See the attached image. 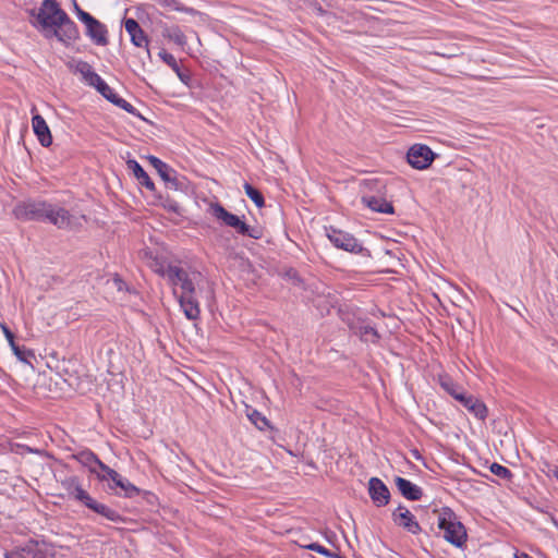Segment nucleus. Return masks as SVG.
<instances>
[{
	"instance_id": "473e14b6",
	"label": "nucleus",
	"mask_w": 558,
	"mask_h": 558,
	"mask_svg": "<svg viewBox=\"0 0 558 558\" xmlns=\"http://www.w3.org/2000/svg\"><path fill=\"white\" fill-rule=\"evenodd\" d=\"M283 277L288 280H291L294 286L301 287L303 284L302 278L294 268H288L284 271Z\"/></svg>"
},
{
	"instance_id": "f704fd0d",
	"label": "nucleus",
	"mask_w": 558,
	"mask_h": 558,
	"mask_svg": "<svg viewBox=\"0 0 558 558\" xmlns=\"http://www.w3.org/2000/svg\"><path fill=\"white\" fill-rule=\"evenodd\" d=\"M74 10H75V13H76V16L77 19L82 22V23H85L86 22V19H92L93 15L89 14L88 12L84 11L83 9L80 8V5L74 1Z\"/></svg>"
},
{
	"instance_id": "39448f33",
	"label": "nucleus",
	"mask_w": 558,
	"mask_h": 558,
	"mask_svg": "<svg viewBox=\"0 0 558 558\" xmlns=\"http://www.w3.org/2000/svg\"><path fill=\"white\" fill-rule=\"evenodd\" d=\"M438 529L444 532V538L451 545L457 548H462L465 545L466 529L451 508L442 507L438 512Z\"/></svg>"
},
{
	"instance_id": "20e7f679",
	"label": "nucleus",
	"mask_w": 558,
	"mask_h": 558,
	"mask_svg": "<svg viewBox=\"0 0 558 558\" xmlns=\"http://www.w3.org/2000/svg\"><path fill=\"white\" fill-rule=\"evenodd\" d=\"M439 385L453 399L459 401L465 409H468L475 417L482 421L486 418L488 410L485 403L472 395H468L464 389L454 383L450 376L440 375Z\"/></svg>"
},
{
	"instance_id": "393cba45",
	"label": "nucleus",
	"mask_w": 558,
	"mask_h": 558,
	"mask_svg": "<svg viewBox=\"0 0 558 558\" xmlns=\"http://www.w3.org/2000/svg\"><path fill=\"white\" fill-rule=\"evenodd\" d=\"M352 329L363 341L377 342L379 339L377 330L369 325H361L359 327H352Z\"/></svg>"
},
{
	"instance_id": "2f4dec72",
	"label": "nucleus",
	"mask_w": 558,
	"mask_h": 558,
	"mask_svg": "<svg viewBox=\"0 0 558 558\" xmlns=\"http://www.w3.org/2000/svg\"><path fill=\"white\" fill-rule=\"evenodd\" d=\"M86 83L89 85V86H93L96 88L97 92H99L100 89H105V86H106V82L101 78V76L99 74H97L96 72H94V74L86 81Z\"/></svg>"
},
{
	"instance_id": "1a4fd4ad",
	"label": "nucleus",
	"mask_w": 558,
	"mask_h": 558,
	"mask_svg": "<svg viewBox=\"0 0 558 558\" xmlns=\"http://www.w3.org/2000/svg\"><path fill=\"white\" fill-rule=\"evenodd\" d=\"M327 238L337 248L354 253L363 254L366 251L363 245L351 234L333 227L328 228Z\"/></svg>"
},
{
	"instance_id": "dca6fc26",
	"label": "nucleus",
	"mask_w": 558,
	"mask_h": 558,
	"mask_svg": "<svg viewBox=\"0 0 558 558\" xmlns=\"http://www.w3.org/2000/svg\"><path fill=\"white\" fill-rule=\"evenodd\" d=\"M395 483L400 494L408 500L416 501L422 498V488L411 481L401 476H397L395 478Z\"/></svg>"
},
{
	"instance_id": "9b49d317",
	"label": "nucleus",
	"mask_w": 558,
	"mask_h": 558,
	"mask_svg": "<svg viewBox=\"0 0 558 558\" xmlns=\"http://www.w3.org/2000/svg\"><path fill=\"white\" fill-rule=\"evenodd\" d=\"M147 160L156 169L162 181H165L167 187L175 191L181 189L182 183L178 178V172L172 167L153 155L147 156Z\"/></svg>"
},
{
	"instance_id": "f3484780",
	"label": "nucleus",
	"mask_w": 558,
	"mask_h": 558,
	"mask_svg": "<svg viewBox=\"0 0 558 558\" xmlns=\"http://www.w3.org/2000/svg\"><path fill=\"white\" fill-rule=\"evenodd\" d=\"M392 520L399 526L403 527L405 531L414 535L421 533L422 531L415 517L408 509H404V511L400 513L392 512Z\"/></svg>"
},
{
	"instance_id": "2eb2a0df",
	"label": "nucleus",
	"mask_w": 558,
	"mask_h": 558,
	"mask_svg": "<svg viewBox=\"0 0 558 558\" xmlns=\"http://www.w3.org/2000/svg\"><path fill=\"white\" fill-rule=\"evenodd\" d=\"M32 125L37 140L44 147L52 144V135L46 120L40 114H34Z\"/></svg>"
},
{
	"instance_id": "aec40b11",
	"label": "nucleus",
	"mask_w": 558,
	"mask_h": 558,
	"mask_svg": "<svg viewBox=\"0 0 558 558\" xmlns=\"http://www.w3.org/2000/svg\"><path fill=\"white\" fill-rule=\"evenodd\" d=\"M158 56L168 66H170L172 69V71L177 74V76L183 84H185L187 86L190 85V81H191L190 73L183 72L181 70L175 58L171 53H169L165 49H161L159 51Z\"/></svg>"
},
{
	"instance_id": "bb28decb",
	"label": "nucleus",
	"mask_w": 558,
	"mask_h": 558,
	"mask_svg": "<svg viewBox=\"0 0 558 558\" xmlns=\"http://www.w3.org/2000/svg\"><path fill=\"white\" fill-rule=\"evenodd\" d=\"M15 356L24 363L31 364V360L35 357V354L32 350L25 348L24 345H19L16 342L13 345H10Z\"/></svg>"
},
{
	"instance_id": "f03ea898",
	"label": "nucleus",
	"mask_w": 558,
	"mask_h": 558,
	"mask_svg": "<svg viewBox=\"0 0 558 558\" xmlns=\"http://www.w3.org/2000/svg\"><path fill=\"white\" fill-rule=\"evenodd\" d=\"M165 276L170 284L174 287L173 293L177 295V288L180 289L178 294V302L185 317L189 320H196L199 318L201 308L197 299L198 290L196 289L195 279L196 274H190L182 267L169 265L165 270Z\"/></svg>"
},
{
	"instance_id": "72a5a7b5",
	"label": "nucleus",
	"mask_w": 558,
	"mask_h": 558,
	"mask_svg": "<svg viewBox=\"0 0 558 558\" xmlns=\"http://www.w3.org/2000/svg\"><path fill=\"white\" fill-rule=\"evenodd\" d=\"M98 93L111 104H114L116 99L119 97V95L108 84H106L105 89H100Z\"/></svg>"
},
{
	"instance_id": "f8f14e48",
	"label": "nucleus",
	"mask_w": 558,
	"mask_h": 558,
	"mask_svg": "<svg viewBox=\"0 0 558 558\" xmlns=\"http://www.w3.org/2000/svg\"><path fill=\"white\" fill-rule=\"evenodd\" d=\"M368 495L376 507H384L390 500V492L387 485L378 477L368 481Z\"/></svg>"
},
{
	"instance_id": "c03bdc74",
	"label": "nucleus",
	"mask_w": 558,
	"mask_h": 558,
	"mask_svg": "<svg viewBox=\"0 0 558 558\" xmlns=\"http://www.w3.org/2000/svg\"><path fill=\"white\" fill-rule=\"evenodd\" d=\"M404 509H407L404 506L399 505L398 508L393 512H399L400 513V512H403Z\"/></svg>"
},
{
	"instance_id": "e433bc0d",
	"label": "nucleus",
	"mask_w": 558,
	"mask_h": 558,
	"mask_svg": "<svg viewBox=\"0 0 558 558\" xmlns=\"http://www.w3.org/2000/svg\"><path fill=\"white\" fill-rule=\"evenodd\" d=\"M25 553L31 554V549L7 551L4 558H26Z\"/></svg>"
},
{
	"instance_id": "a211bd4d",
	"label": "nucleus",
	"mask_w": 558,
	"mask_h": 558,
	"mask_svg": "<svg viewBox=\"0 0 558 558\" xmlns=\"http://www.w3.org/2000/svg\"><path fill=\"white\" fill-rule=\"evenodd\" d=\"M361 201L366 207H368L373 211L389 215L395 213L392 204L387 202L385 198L375 195H363Z\"/></svg>"
},
{
	"instance_id": "0eeeda50",
	"label": "nucleus",
	"mask_w": 558,
	"mask_h": 558,
	"mask_svg": "<svg viewBox=\"0 0 558 558\" xmlns=\"http://www.w3.org/2000/svg\"><path fill=\"white\" fill-rule=\"evenodd\" d=\"M48 201L39 198H27L19 202L13 208V215L21 221L45 222Z\"/></svg>"
},
{
	"instance_id": "79ce46f5",
	"label": "nucleus",
	"mask_w": 558,
	"mask_h": 558,
	"mask_svg": "<svg viewBox=\"0 0 558 558\" xmlns=\"http://www.w3.org/2000/svg\"><path fill=\"white\" fill-rule=\"evenodd\" d=\"M31 553L33 555L32 558H47V555L40 549H37V550L31 549Z\"/></svg>"
},
{
	"instance_id": "412c9836",
	"label": "nucleus",
	"mask_w": 558,
	"mask_h": 558,
	"mask_svg": "<svg viewBox=\"0 0 558 558\" xmlns=\"http://www.w3.org/2000/svg\"><path fill=\"white\" fill-rule=\"evenodd\" d=\"M117 487L121 488L122 490V494L119 493L118 495L123 496L125 498H133L135 496L141 495L142 493V489L133 485L128 478L121 476L120 474L118 475V478L113 481L112 484H109L110 489H114Z\"/></svg>"
},
{
	"instance_id": "7ed1b4c3",
	"label": "nucleus",
	"mask_w": 558,
	"mask_h": 558,
	"mask_svg": "<svg viewBox=\"0 0 558 558\" xmlns=\"http://www.w3.org/2000/svg\"><path fill=\"white\" fill-rule=\"evenodd\" d=\"M60 483L61 486L65 489L69 499H72L86 507L97 517L113 523H128L129 519L126 517L122 515L119 511L111 508L110 506L100 502L94 498L86 489H84L82 486V481L78 476H65L61 480Z\"/></svg>"
},
{
	"instance_id": "ddd939ff",
	"label": "nucleus",
	"mask_w": 558,
	"mask_h": 558,
	"mask_svg": "<svg viewBox=\"0 0 558 558\" xmlns=\"http://www.w3.org/2000/svg\"><path fill=\"white\" fill-rule=\"evenodd\" d=\"M86 19L84 23L86 26V35L90 38V40L97 46H107L109 44L108 39V29L105 24L99 22L94 16L92 19Z\"/></svg>"
},
{
	"instance_id": "cd10ccee",
	"label": "nucleus",
	"mask_w": 558,
	"mask_h": 558,
	"mask_svg": "<svg viewBox=\"0 0 558 558\" xmlns=\"http://www.w3.org/2000/svg\"><path fill=\"white\" fill-rule=\"evenodd\" d=\"M244 191L246 196L258 207L262 208L265 205L263 194L250 183L244 184Z\"/></svg>"
},
{
	"instance_id": "58836bf2",
	"label": "nucleus",
	"mask_w": 558,
	"mask_h": 558,
	"mask_svg": "<svg viewBox=\"0 0 558 558\" xmlns=\"http://www.w3.org/2000/svg\"><path fill=\"white\" fill-rule=\"evenodd\" d=\"M141 495L143 496V499H145L146 502L150 506H154L157 502V496L151 492L142 490Z\"/></svg>"
},
{
	"instance_id": "5701e85b",
	"label": "nucleus",
	"mask_w": 558,
	"mask_h": 558,
	"mask_svg": "<svg viewBox=\"0 0 558 558\" xmlns=\"http://www.w3.org/2000/svg\"><path fill=\"white\" fill-rule=\"evenodd\" d=\"M246 416L250 420V422L253 425H255V427L258 428L259 430H266L268 428L274 429V427L270 424V421L256 409L247 408Z\"/></svg>"
},
{
	"instance_id": "c756f323",
	"label": "nucleus",
	"mask_w": 558,
	"mask_h": 558,
	"mask_svg": "<svg viewBox=\"0 0 558 558\" xmlns=\"http://www.w3.org/2000/svg\"><path fill=\"white\" fill-rule=\"evenodd\" d=\"M75 71H76L77 73H80V74L83 76V78H84V81H85V82H86V81H87V80H88V78L94 74V72H95V71L93 70L92 65H90L88 62H86V61H82V60H81V61H78V62L76 63V65H75Z\"/></svg>"
},
{
	"instance_id": "a878e982",
	"label": "nucleus",
	"mask_w": 558,
	"mask_h": 558,
	"mask_svg": "<svg viewBox=\"0 0 558 558\" xmlns=\"http://www.w3.org/2000/svg\"><path fill=\"white\" fill-rule=\"evenodd\" d=\"M94 474L96 475L98 481L111 482V484L113 483V481L116 478H118V475H119V473L116 470L111 469L110 466L105 464L102 461L100 462L98 469L96 470V473H94Z\"/></svg>"
},
{
	"instance_id": "6ab92c4d",
	"label": "nucleus",
	"mask_w": 558,
	"mask_h": 558,
	"mask_svg": "<svg viewBox=\"0 0 558 558\" xmlns=\"http://www.w3.org/2000/svg\"><path fill=\"white\" fill-rule=\"evenodd\" d=\"M126 167L133 172L134 177L137 179L141 185L145 186L150 192L156 191L155 183L135 159H129L126 161Z\"/></svg>"
},
{
	"instance_id": "c9c22d12",
	"label": "nucleus",
	"mask_w": 558,
	"mask_h": 558,
	"mask_svg": "<svg viewBox=\"0 0 558 558\" xmlns=\"http://www.w3.org/2000/svg\"><path fill=\"white\" fill-rule=\"evenodd\" d=\"M74 10H75V13H76V16L77 19L82 22V23H85L86 22V19H92L93 15L89 14L88 12L84 11L83 9L80 8V5L74 1Z\"/></svg>"
},
{
	"instance_id": "4468645a",
	"label": "nucleus",
	"mask_w": 558,
	"mask_h": 558,
	"mask_svg": "<svg viewBox=\"0 0 558 558\" xmlns=\"http://www.w3.org/2000/svg\"><path fill=\"white\" fill-rule=\"evenodd\" d=\"M124 28L130 35L131 43L138 48H147L148 37L138 24V22L132 17L124 20Z\"/></svg>"
},
{
	"instance_id": "423d86ee",
	"label": "nucleus",
	"mask_w": 558,
	"mask_h": 558,
	"mask_svg": "<svg viewBox=\"0 0 558 558\" xmlns=\"http://www.w3.org/2000/svg\"><path fill=\"white\" fill-rule=\"evenodd\" d=\"M209 213L221 222V225L230 227L234 232L242 236H248L254 240H259L263 236V231L259 227H252L244 221V217L236 216L228 211L220 203H211Z\"/></svg>"
},
{
	"instance_id": "ea45409f",
	"label": "nucleus",
	"mask_w": 558,
	"mask_h": 558,
	"mask_svg": "<svg viewBox=\"0 0 558 558\" xmlns=\"http://www.w3.org/2000/svg\"><path fill=\"white\" fill-rule=\"evenodd\" d=\"M1 329L9 344L13 345V343L15 342L13 332L9 329V327L5 324H1Z\"/></svg>"
},
{
	"instance_id": "f257e3e1",
	"label": "nucleus",
	"mask_w": 558,
	"mask_h": 558,
	"mask_svg": "<svg viewBox=\"0 0 558 558\" xmlns=\"http://www.w3.org/2000/svg\"><path fill=\"white\" fill-rule=\"evenodd\" d=\"M29 15L35 19L32 25L39 29L46 38L56 37L69 47L80 38L77 25L60 8L57 0H44L38 10H31Z\"/></svg>"
},
{
	"instance_id": "6e6552de",
	"label": "nucleus",
	"mask_w": 558,
	"mask_h": 558,
	"mask_svg": "<svg viewBox=\"0 0 558 558\" xmlns=\"http://www.w3.org/2000/svg\"><path fill=\"white\" fill-rule=\"evenodd\" d=\"M45 222H49L62 230H74L81 227V222L68 209L48 202Z\"/></svg>"
},
{
	"instance_id": "c85d7f7f",
	"label": "nucleus",
	"mask_w": 558,
	"mask_h": 558,
	"mask_svg": "<svg viewBox=\"0 0 558 558\" xmlns=\"http://www.w3.org/2000/svg\"><path fill=\"white\" fill-rule=\"evenodd\" d=\"M489 471L494 475H496L502 480H511L513 476L512 472L508 468H506L497 462H494L490 464Z\"/></svg>"
},
{
	"instance_id": "a18cd8bd",
	"label": "nucleus",
	"mask_w": 558,
	"mask_h": 558,
	"mask_svg": "<svg viewBox=\"0 0 558 558\" xmlns=\"http://www.w3.org/2000/svg\"><path fill=\"white\" fill-rule=\"evenodd\" d=\"M553 475H554V477H556L558 480V466H555L553 469Z\"/></svg>"
},
{
	"instance_id": "9d476101",
	"label": "nucleus",
	"mask_w": 558,
	"mask_h": 558,
	"mask_svg": "<svg viewBox=\"0 0 558 558\" xmlns=\"http://www.w3.org/2000/svg\"><path fill=\"white\" fill-rule=\"evenodd\" d=\"M435 156V153L428 146L415 144L410 147L407 159L414 169L423 170L432 165Z\"/></svg>"
},
{
	"instance_id": "7c9ffc66",
	"label": "nucleus",
	"mask_w": 558,
	"mask_h": 558,
	"mask_svg": "<svg viewBox=\"0 0 558 558\" xmlns=\"http://www.w3.org/2000/svg\"><path fill=\"white\" fill-rule=\"evenodd\" d=\"M113 105L125 110L128 113H131L135 117H141V113L137 111V109L120 96L118 97V99H116V102Z\"/></svg>"
},
{
	"instance_id": "a19ab883",
	"label": "nucleus",
	"mask_w": 558,
	"mask_h": 558,
	"mask_svg": "<svg viewBox=\"0 0 558 558\" xmlns=\"http://www.w3.org/2000/svg\"><path fill=\"white\" fill-rule=\"evenodd\" d=\"M325 537H326L328 543L333 544V541L337 538V535H336L335 532L328 531V532L325 533Z\"/></svg>"
},
{
	"instance_id": "4c0bfd02",
	"label": "nucleus",
	"mask_w": 558,
	"mask_h": 558,
	"mask_svg": "<svg viewBox=\"0 0 558 558\" xmlns=\"http://www.w3.org/2000/svg\"><path fill=\"white\" fill-rule=\"evenodd\" d=\"M113 284L118 291H129L126 282L117 274L113 277Z\"/></svg>"
},
{
	"instance_id": "b1692460",
	"label": "nucleus",
	"mask_w": 558,
	"mask_h": 558,
	"mask_svg": "<svg viewBox=\"0 0 558 558\" xmlns=\"http://www.w3.org/2000/svg\"><path fill=\"white\" fill-rule=\"evenodd\" d=\"M162 36L180 47H184L186 45V36L177 25L165 27Z\"/></svg>"
},
{
	"instance_id": "37998d69",
	"label": "nucleus",
	"mask_w": 558,
	"mask_h": 558,
	"mask_svg": "<svg viewBox=\"0 0 558 558\" xmlns=\"http://www.w3.org/2000/svg\"><path fill=\"white\" fill-rule=\"evenodd\" d=\"M515 558H533L526 553H517Z\"/></svg>"
},
{
	"instance_id": "4be33fe9",
	"label": "nucleus",
	"mask_w": 558,
	"mask_h": 558,
	"mask_svg": "<svg viewBox=\"0 0 558 558\" xmlns=\"http://www.w3.org/2000/svg\"><path fill=\"white\" fill-rule=\"evenodd\" d=\"M74 458L84 466L88 468L90 473H96L101 460L98 458L96 453H94L89 449H85L80 451L74 456Z\"/></svg>"
}]
</instances>
